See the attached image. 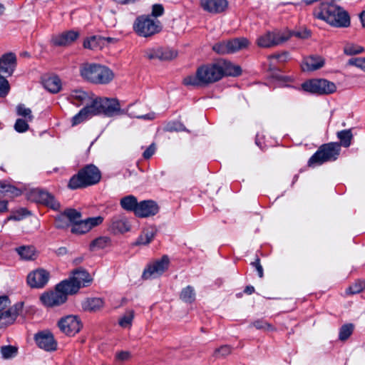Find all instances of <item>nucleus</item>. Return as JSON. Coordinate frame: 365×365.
Returning a JSON list of instances; mask_svg holds the SVG:
<instances>
[{
  "label": "nucleus",
  "instance_id": "nucleus-7",
  "mask_svg": "<svg viewBox=\"0 0 365 365\" xmlns=\"http://www.w3.org/2000/svg\"><path fill=\"white\" fill-rule=\"evenodd\" d=\"M133 30L140 36L150 37L160 32L162 25L157 19H153L150 15H142L135 19Z\"/></svg>",
  "mask_w": 365,
  "mask_h": 365
},
{
  "label": "nucleus",
  "instance_id": "nucleus-36",
  "mask_svg": "<svg viewBox=\"0 0 365 365\" xmlns=\"http://www.w3.org/2000/svg\"><path fill=\"white\" fill-rule=\"evenodd\" d=\"M16 113L18 115L24 117L25 120L28 121H32L34 119V116L32 115V111L30 108H26L24 104H19L16 106Z\"/></svg>",
  "mask_w": 365,
  "mask_h": 365
},
{
  "label": "nucleus",
  "instance_id": "nucleus-12",
  "mask_svg": "<svg viewBox=\"0 0 365 365\" xmlns=\"http://www.w3.org/2000/svg\"><path fill=\"white\" fill-rule=\"evenodd\" d=\"M58 327L61 332L67 336H73L80 331L82 323L76 315H68L58 322Z\"/></svg>",
  "mask_w": 365,
  "mask_h": 365
},
{
  "label": "nucleus",
  "instance_id": "nucleus-3",
  "mask_svg": "<svg viewBox=\"0 0 365 365\" xmlns=\"http://www.w3.org/2000/svg\"><path fill=\"white\" fill-rule=\"evenodd\" d=\"M314 16L334 27L347 28L350 26L348 13L334 4L322 2L320 6L314 10Z\"/></svg>",
  "mask_w": 365,
  "mask_h": 365
},
{
  "label": "nucleus",
  "instance_id": "nucleus-64",
  "mask_svg": "<svg viewBox=\"0 0 365 365\" xmlns=\"http://www.w3.org/2000/svg\"><path fill=\"white\" fill-rule=\"evenodd\" d=\"M8 211V201L5 200H0V212H6Z\"/></svg>",
  "mask_w": 365,
  "mask_h": 365
},
{
  "label": "nucleus",
  "instance_id": "nucleus-32",
  "mask_svg": "<svg viewBox=\"0 0 365 365\" xmlns=\"http://www.w3.org/2000/svg\"><path fill=\"white\" fill-rule=\"evenodd\" d=\"M337 137L340 140L339 145L347 148L351 145L353 135L351 129H348L338 132Z\"/></svg>",
  "mask_w": 365,
  "mask_h": 365
},
{
  "label": "nucleus",
  "instance_id": "nucleus-26",
  "mask_svg": "<svg viewBox=\"0 0 365 365\" xmlns=\"http://www.w3.org/2000/svg\"><path fill=\"white\" fill-rule=\"evenodd\" d=\"M104 305V302L101 298L94 297L88 298L81 302L82 309L86 312H97Z\"/></svg>",
  "mask_w": 365,
  "mask_h": 365
},
{
  "label": "nucleus",
  "instance_id": "nucleus-38",
  "mask_svg": "<svg viewBox=\"0 0 365 365\" xmlns=\"http://www.w3.org/2000/svg\"><path fill=\"white\" fill-rule=\"evenodd\" d=\"M31 213L25 208H21L12 213L9 217H7L5 222L9 220L20 221L29 215Z\"/></svg>",
  "mask_w": 365,
  "mask_h": 365
},
{
  "label": "nucleus",
  "instance_id": "nucleus-29",
  "mask_svg": "<svg viewBox=\"0 0 365 365\" xmlns=\"http://www.w3.org/2000/svg\"><path fill=\"white\" fill-rule=\"evenodd\" d=\"M138 203L137 198L132 195L125 196L120 200V205L124 210L133 212L134 213H135Z\"/></svg>",
  "mask_w": 365,
  "mask_h": 365
},
{
  "label": "nucleus",
  "instance_id": "nucleus-62",
  "mask_svg": "<svg viewBox=\"0 0 365 365\" xmlns=\"http://www.w3.org/2000/svg\"><path fill=\"white\" fill-rule=\"evenodd\" d=\"M96 38L95 36H92L90 38L84 41L83 46L86 48L93 49L96 47Z\"/></svg>",
  "mask_w": 365,
  "mask_h": 365
},
{
  "label": "nucleus",
  "instance_id": "nucleus-5",
  "mask_svg": "<svg viewBox=\"0 0 365 365\" xmlns=\"http://www.w3.org/2000/svg\"><path fill=\"white\" fill-rule=\"evenodd\" d=\"M101 179L99 169L93 165H88L71 178L68 187L71 190L84 188L97 184Z\"/></svg>",
  "mask_w": 365,
  "mask_h": 365
},
{
  "label": "nucleus",
  "instance_id": "nucleus-54",
  "mask_svg": "<svg viewBox=\"0 0 365 365\" xmlns=\"http://www.w3.org/2000/svg\"><path fill=\"white\" fill-rule=\"evenodd\" d=\"M252 326L257 329L272 330V327L263 320H257L252 323Z\"/></svg>",
  "mask_w": 365,
  "mask_h": 365
},
{
  "label": "nucleus",
  "instance_id": "nucleus-10",
  "mask_svg": "<svg viewBox=\"0 0 365 365\" xmlns=\"http://www.w3.org/2000/svg\"><path fill=\"white\" fill-rule=\"evenodd\" d=\"M304 91L314 94H329L336 91V86L325 79H312L302 84Z\"/></svg>",
  "mask_w": 365,
  "mask_h": 365
},
{
  "label": "nucleus",
  "instance_id": "nucleus-42",
  "mask_svg": "<svg viewBox=\"0 0 365 365\" xmlns=\"http://www.w3.org/2000/svg\"><path fill=\"white\" fill-rule=\"evenodd\" d=\"M177 56V52L169 49L160 48L159 59L163 61H168L175 58Z\"/></svg>",
  "mask_w": 365,
  "mask_h": 365
},
{
  "label": "nucleus",
  "instance_id": "nucleus-57",
  "mask_svg": "<svg viewBox=\"0 0 365 365\" xmlns=\"http://www.w3.org/2000/svg\"><path fill=\"white\" fill-rule=\"evenodd\" d=\"M165 130L167 131H170V132L182 131V130H185V128L184 127L183 125L180 124V123L174 122V123H168L165 127Z\"/></svg>",
  "mask_w": 365,
  "mask_h": 365
},
{
  "label": "nucleus",
  "instance_id": "nucleus-46",
  "mask_svg": "<svg viewBox=\"0 0 365 365\" xmlns=\"http://www.w3.org/2000/svg\"><path fill=\"white\" fill-rule=\"evenodd\" d=\"M6 76L0 75V97H5L9 92L10 85Z\"/></svg>",
  "mask_w": 365,
  "mask_h": 365
},
{
  "label": "nucleus",
  "instance_id": "nucleus-61",
  "mask_svg": "<svg viewBox=\"0 0 365 365\" xmlns=\"http://www.w3.org/2000/svg\"><path fill=\"white\" fill-rule=\"evenodd\" d=\"M129 115L133 118H141L145 120H152L155 118V114L154 113H149L146 115H138L133 111H130L129 113Z\"/></svg>",
  "mask_w": 365,
  "mask_h": 365
},
{
  "label": "nucleus",
  "instance_id": "nucleus-4",
  "mask_svg": "<svg viewBox=\"0 0 365 365\" xmlns=\"http://www.w3.org/2000/svg\"><path fill=\"white\" fill-rule=\"evenodd\" d=\"M79 72L83 79L93 84L106 85L115 78L111 69L98 63H82L79 67Z\"/></svg>",
  "mask_w": 365,
  "mask_h": 365
},
{
  "label": "nucleus",
  "instance_id": "nucleus-14",
  "mask_svg": "<svg viewBox=\"0 0 365 365\" xmlns=\"http://www.w3.org/2000/svg\"><path fill=\"white\" fill-rule=\"evenodd\" d=\"M50 274L46 270L39 268L29 273L26 278L28 285L31 288L40 289L46 286Z\"/></svg>",
  "mask_w": 365,
  "mask_h": 365
},
{
  "label": "nucleus",
  "instance_id": "nucleus-53",
  "mask_svg": "<svg viewBox=\"0 0 365 365\" xmlns=\"http://www.w3.org/2000/svg\"><path fill=\"white\" fill-rule=\"evenodd\" d=\"M164 14V8L161 4H154L152 7V12L150 16L153 19H156L161 16Z\"/></svg>",
  "mask_w": 365,
  "mask_h": 365
},
{
  "label": "nucleus",
  "instance_id": "nucleus-23",
  "mask_svg": "<svg viewBox=\"0 0 365 365\" xmlns=\"http://www.w3.org/2000/svg\"><path fill=\"white\" fill-rule=\"evenodd\" d=\"M71 277L79 286V289L88 286L92 282V278L88 272L81 268L74 270Z\"/></svg>",
  "mask_w": 365,
  "mask_h": 365
},
{
  "label": "nucleus",
  "instance_id": "nucleus-8",
  "mask_svg": "<svg viewBox=\"0 0 365 365\" xmlns=\"http://www.w3.org/2000/svg\"><path fill=\"white\" fill-rule=\"evenodd\" d=\"M249 45L248 39L242 37L215 43L212 49L219 54L233 53L247 48Z\"/></svg>",
  "mask_w": 365,
  "mask_h": 365
},
{
  "label": "nucleus",
  "instance_id": "nucleus-50",
  "mask_svg": "<svg viewBox=\"0 0 365 365\" xmlns=\"http://www.w3.org/2000/svg\"><path fill=\"white\" fill-rule=\"evenodd\" d=\"M231 353V348L227 345L222 346L215 350L214 356L216 357H224Z\"/></svg>",
  "mask_w": 365,
  "mask_h": 365
},
{
  "label": "nucleus",
  "instance_id": "nucleus-9",
  "mask_svg": "<svg viewBox=\"0 0 365 365\" xmlns=\"http://www.w3.org/2000/svg\"><path fill=\"white\" fill-rule=\"evenodd\" d=\"M291 37L289 32L267 31L259 36L257 39V44L261 48H271L287 41Z\"/></svg>",
  "mask_w": 365,
  "mask_h": 365
},
{
  "label": "nucleus",
  "instance_id": "nucleus-1",
  "mask_svg": "<svg viewBox=\"0 0 365 365\" xmlns=\"http://www.w3.org/2000/svg\"><path fill=\"white\" fill-rule=\"evenodd\" d=\"M241 72L240 66L220 59L199 67L195 75L186 76L182 82L186 86H205L218 81L225 76H237Z\"/></svg>",
  "mask_w": 365,
  "mask_h": 365
},
{
  "label": "nucleus",
  "instance_id": "nucleus-41",
  "mask_svg": "<svg viewBox=\"0 0 365 365\" xmlns=\"http://www.w3.org/2000/svg\"><path fill=\"white\" fill-rule=\"evenodd\" d=\"M354 327L352 324H344L341 327L339 331V339L341 341L346 340L352 334Z\"/></svg>",
  "mask_w": 365,
  "mask_h": 365
},
{
  "label": "nucleus",
  "instance_id": "nucleus-13",
  "mask_svg": "<svg viewBox=\"0 0 365 365\" xmlns=\"http://www.w3.org/2000/svg\"><path fill=\"white\" fill-rule=\"evenodd\" d=\"M40 300L45 307L52 308L64 304L67 301V297L56 286L53 290L43 293Z\"/></svg>",
  "mask_w": 365,
  "mask_h": 365
},
{
  "label": "nucleus",
  "instance_id": "nucleus-20",
  "mask_svg": "<svg viewBox=\"0 0 365 365\" xmlns=\"http://www.w3.org/2000/svg\"><path fill=\"white\" fill-rule=\"evenodd\" d=\"M109 229L114 234H123L130 231V225L125 216H114L110 220Z\"/></svg>",
  "mask_w": 365,
  "mask_h": 365
},
{
  "label": "nucleus",
  "instance_id": "nucleus-35",
  "mask_svg": "<svg viewBox=\"0 0 365 365\" xmlns=\"http://www.w3.org/2000/svg\"><path fill=\"white\" fill-rule=\"evenodd\" d=\"M134 318V312L133 310L127 311L119 319V325L123 328H130L132 325Z\"/></svg>",
  "mask_w": 365,
  "mask_h": 365
},
{
  "label": "nucleus",
  "instance_id": "nucleus-37",
  "mask_svg": "<svg viewBox=\"0 0 365 365\" xmlns=\"http://www.w3.org/2000/svg\"><path fill=\"white\" fill-rule=\"evenodd\" d=\"M87 227V223L86 220H81V219L72 225L71 232L75 234L82 235L89 232V230Z\"/></svg>",
  "mask_w": 365,
  "mask_h": 365
},
{
  "label": "nucleus",
  "instance_id": "nucleus-52",
  "mask_svg": "<svg viewBox=\"0 0 365 365\" xmlns=\"http://www.w3.org/2000/svg\"><path fill=\"white\" fill-rule=\"evenodd\" d=\"M144 55L148 59H159L160 47L148 48L145 50Z\"/></svg>",
  "mask_w": 365,
  "mask_h": 365
},
{
  "label": "nucleus",
  "instance_id": "nucleus-18",
  "mask_svg": "<svg viewBox=\"0 0 365 365\" xmlns=\"http://www.w3.org/2000/svg\"><path fill=\"white\" fill-rule=\"evenodd\" d=\"M159 207L153 200H143L138 203L135 215L140 217L153 216L158 212Z\"/></svg>",
  "mask_w": 365,
  "mask_h": 365
},
{
  "label": "nucleus",
  "instance_id": "nucleus-28",
  "mask_svg": "<svg viewBox=\"0 0 365 365\" xmlns=\"http://www.w3.org/2000/svg\"><path fill=\"white\" fill-rule=\"evenodd\" d=\"M156 235V229L153 227L145 228L138 237L136 244L146 245L152 242Z\"/></svg>",
  "mask_w": 365,
  "mask_h": 365
},
{
  "label": "nucleus",
  "instance_id": "nucleus-33",
  "mask_svg": "<svg viewBox=\"0 0 365 365\" xmlns=\"http://www.w3.org/2000/svg\"><path fill=\"white\" fill-rule=\"evenodd\" d=\"M46 196L41 197L40 203L52 208L53 210H58L60 207V204L56 200L55 197L49 192L44 191Z\"/></svg>",
  "mask_w": 365,
  "mask_h": 365
},
{
  "label": "nucleus",
  "instance_id": "nucleus-6",
  "mask_svg": "<svg viewBox=\"0 0 365 365\" xmlns=\"http://www.w3.org/2000/svg\"><path fill=\"white\" fill-rule=\"evenodd\" d=\"M340 153V145L336 143H330L321 145L317 151L309 158L308 165L314 167L325 162L336 160Z\"/></svg>",
  "mask_w": 365,
  "mask_h": 365
},
{
  "label": "nucleus",
  "instance_id": "nucleus-55",
  "mask_svg": "<svg viewBox=\"0 0 365 365\" xmlns=\"http://www.w3.org/2000/svg\"><path fill=\"white\" fill-rule=\"evenodd\" d=\"M289 32L291 34V36H294L299 38H307L310 36V32L307 29H303L302 31H282V33H287Z\"/></svg>",
  "mask_w": 365,
  "mask_h": 365
},
{
  "label": "nucleus",
  "instance_id": "nucleus-30",
  "mask_svg": "<svg viewBox=\"0 0 365 365\" xmlns=\"http://www.w3.org/2000/svg\"><path fill=\"white\" fill-rule=\"evenodd\" d=\"M88 98V94L81 90L73 91L68 97L71 103L78 106L87 102Z\"/></svg>",
  "mask_w": 365,
  "mask_h": 365
},
{
  "label": "nucleus",
  "instance_id": "nucleus-15",
  "mask_svg": "<svg viewBox=\"0 0 365 365\" xmlns=\"http://www.w3.org/2000/svg\"><path fill=\"white\" fill-rule=\"evenodd\" d=\"M16 66V57L13 53H6L0 57V75L11 76Z\"/></svg>",
  "mask_w": 365,
  "mask_h": 365
},
{
  "label": "nucleus",
  "instance_id": "nucleus-60",
  "mask_svg": "<svg viewBox=\"0 0 365 365\" xmlns=\"http://www.w3.org/2000/svg\"><path fill=\"white\" fill-rule=\"evenodd\" d=\"M288 53L284 52L282 53H276L269 56L268 58L269 60H272L273 58L277 59L280 62H285L288 59Z\"/></svg>",
  "mask_w": 365,
  "mask_h": 365
},
{
  "label": "nucleus",
  "instance_id": "nucleus-24",
  "mask_svg": "<svg viewBox=\"0 0 365 365\" xmlns=\"http://www.w3.org/2000/svg\"><path fill=\"white\" fill-rule=\"evenodd\" d=\"M20 259L25 261L35 260L38 257L36 249L32 245H22L15 248Z\"/></svg>",
  "mask_w": 365,
  "mask_h": 365
},
{
  "label": "nucleus",
  "instance_id": "nucleus-47",
  "mask_svg": "<svg viewBox=\"0 0 365 365\" xmlns=\"http://www.w3.org/2000/svg\"><path fill=\"white\" fill-rule=\"evenodd\" d=\"M17 352V349L13 346H4L1 349V354L4 359H10L14 357Z\"/></svg>",
  "mask_w": 365,
  "mask_h": 365
},
{
  "label": "nucleus",
  "instance_id": "nucleus-45",
  "mask_svg": "<svg viewBox=\"0 0 365 365\" xmlns=\"http://www.w3.org/2000/svg\"><path fill=\"white\" fill-rule=\"evenodd\" d=\"M63 212L66 215L69 222L72 223V225H74V223L78 222L81 217V212L73 209H67Z\"/></svg>",
  "mask_w": 365,
  "mask_h": 365
},
{
  "label": "nucleus",
  "instance_id": "nucleus-27",
  "mask_svg": "<svg viewBox=\"0 0 365 365\" xmlns=\"http://www.w3.org/2000/svg\"><path fill=\"white\" fill-rule=\"evenodd\" d=\"M56 287L63 293L65 294V297H68L69 294H74L78 292L79 286H78L76 282L69 277L68 279L63 280L58 283Z\"/></svg>",
  "mask_w": 365,
  "mask_h": 365
},
{
  "label": "nucleus",
  "instance_id": "nucleus-19",
  "mask_svg": "<svg viewBox=\"0 0 365 365\" xmlns=\"http://www.w3.org/2000/svg\"><path fill=\"white\" fill-rule=\"evenodd\" d=\"M38 346L46 351H51L56 349L57 343L53 334L50 332H41L35 337Z\"/></svg>",
  "mask_w": 365,
  "mask_h": 365
},
{
  "label": "nucleus",
  "instance_id": "nucleus-43",
  "mask_svg": "<svg viewBox=\"0 0 365 365\" xmlns=\"http://www.w3.org/2000/svg\"><path fill=\"white\" fill-rule=\"evenodd\" d=\"M70 224L71 222H69L68 217L64 214V212L59 214L56 217L55 225L57 228H66L68 227Z\"/></svg>",
  "mask_w": 365,
  "mask_h": 365
},
{
  "label": "nucleus",
  "instance_id": "nucleus-51",
  "mask_svg": "<svg viewBox=\"0 0 365 365\" xmlns=\"http://www.w3.org/2000/svg\"><path fill=\"white\" fill-rule=\"evenodd\" d=\"M348 64L354 66L365 71V58H353L349 60Z\"/></svg>",
  "mask_w": 365,
  "mask_h": 365
},
{
  "label": "nucleus",
  "instance_id": "nucleus-59",
  "mask_svg": "<svg viewBox=\"0 0 365 365\" xmlns=\"http://www.w3.org/2000/svg\"><path fill=\"white\" fill-rule=\"evenodd\" d=\"M130 353L128 351H121L115 354V359L119 361H128L130 359Z\"/></svg>",
  "mask_w": 365,
  "mask_h": 365
},
{
  "label": "nucleus",
  "instance_id": "nucleus-22",
  "mask_svg": "<svg viewBox=\"0 0 365 365\" xmlns=\"http://www.w3.org/2000/svg\"><path fill=\"white\" fill-rule=\"evenodd\" d=\"M78 36V32L68 31L53 36V42L56 46H66L74 42Z\"/></svg>",
  "mask_w": 365,
  "mask_h": 365
},
{
  "label": "nucleus",
  "instance_id": "nucleus-44",
  "mask_svg": "<svg viewBox=\"0 0 365 365\" xmlns=\"http://www.w3.org/2000/svg\"><path fill=\"white\" fill-rule=\"evenodd\" d=\"M43 196H46L44 194V190L34 189L29 192L28 199L31 201L40 203L41 198Z\"/></svg>",
  "mask_w": 365,
  "mask_h": 365
},
{
  "label": "nucleus",
  "instance_id": "nucleus-11",
  "mask_svg": "<svg viewBox=\"0 0 365 365\" xmlns=\"http://www.w3.org/2000/svg\"><path fill=\"white\" fill-rule=\"evenodd\" d=\"M169 263V258L166 255L151 262L143 271V278L149 279L160 276L168 269Z\"/></svg>",
  "mask_w": 365,
  "mask_h": 365
},
{
  "label": "nucleus",
  "instance_id": "nucleus-48",
  "mask_svg": "<svg viewBox=\"0 0 365 365\" xmlns=\"http://www.w3.org/2000/svg\"><path fill=\"white\" fill-rule=\"evenodd\" d=\"M28 122L29 121L25 119H21V118L17 119L14 124V129L18 133H24V132L27 131L29 128Z\"/></svg>",
  "mask_w": 365,
  "mask_h": 365
},
{
  "label": "nucleus",
  "instance_id": "nucleus-34",
  "mask_svg": "<svg viewBox=\"0 0 365 365\" xmlns=\"http://www.w3.org/2000/svg\"><path fill=\"white\" fill-rule=\"evenodd\" d=\"M180 299L187 303H192L195 299V292L192 287L187 286L180 293Z\"/></svg>",
  "mask_w": 365,
  "mask_h": 365
},
{
  "label": "nucleus",
  "instance_id": "nucleus-17",
  "mask_svg": "<svg viewBox=\"0 0 365 365\" xmlns=\"http://www.w3.org/2000/svg\"><path fill=\"white\" fill-rule=\"evenodd\" d=\"M200 5L204 11L217 14L225 11L228 2L227 0H200Z\"/></svg>",
  "mask_w": 365,
  "mask_h": 365
},
{
  "label": "nucleus",
  "instance_id": "nucleus-25",
  "mask_svg": "<svg viewBox=\"0 0 365 365\" xmlns=\"http://www.w3.org/2000/svg\"><path fill=\"white\" fill-rule=\"evenodd\" d=\"M42 83L43 87L52 93H58L61 89V81L56 76L46 77Z\"/></svg>",
  "mask_w": 365,
  "mask_h": 365
},
{
  "label": "nucleus",
  "instance_id": "nucleus-2",
  "mask_svg": "<svg viewBox=\"0 0 365 365\" xmlns=\"http://www.w3.org/2000/svg\"><path fill=\"white\" fill-rule=\"evenodd\" d=\"M124 111L120 109L119 101L116 98L97 97L90 105L81 109L72 118V125H76L93 115L104 114L108 117L122 115Z\"/></svg>",
  "mask_w": 365,
  "mask_h": 365
},
{
  "label": "nucleus",
  "instance_id": "nucleus-49",
  "mask_svg": "<svg viewBox=\"0 0 365 365\" xmlns=\"http://www.w3.org/2000/svg\"><path fill=\"white\" fill-rule=\"evenodd\" d=\"M87 223V227H88L89 231L92 230L93 227H96L98 225H100L103 221V217L101 216H97L93 217H88L85 220Z\"/></svg>",
  "mask_w": 365,
  "mask_h": 365
},
{
  "label": "nucleus",
  "instance_id": "nucleus-56",
  "mask_svg": "<svg viewBox=\"0 0 365 365\" xmlns=\"http://www.w3.org/2000/svg\"><path fill=\"white\" fill-rule=\"evenodd\" d=\"M5 192H15V194L17 195L19 194V190L16 189L14 187L0 182V195L4 194Z\"/></svg>",
  "mask_w": 365,
  "mask_h": 365
},
{
  "label": "nucleus",
  "instance_id": "nucleus-21",
  "mask_svg": "<svg viewBox=\"0 0 365 365\" xmlns=\"http://www.w3.org/2000/svg\"><path fill=\"white\" fill-rule=\"evenodd\" d=\"M324 65V59L319 56H310L303 59L301 67L303 71L318 70Z\"/></svg>",
  "mask_w": 365,
  "mask_h": 365
},
{
  "label": "nucleus",
  "instance_id": "nucleus-39",
  "mask_svg": "<svg viewBox=\"0 0 365 365\" xmlns=\"http://www.w3.org/2000/svg\"><path fill=\"white\" fill-rule=\"evenodd\" d=\"M363 51V47L353 43H348L344 48V53L349 56L359 54L362 53Z\"/></svg>",
  "mask_w": 365,
  "mask_h": 365
},
{
  "label": "nucleus",
  "instance_id": "nucleus-40",
  "mask_svg": "<svg viewBox=\"0 0 365 365\" xmlns=\"http://www.w3.org/2000/svg\"><path fill=\"white\" fill-rule=\"evenodd\" d=\"M365 288V282L356 281L353 284L349 287L346 289V293L350 294H355L360 293Z\"/></svg>",
  "mask_w": 365,
  "mask_h": 365
},
{
  "label": "nucleus",
  "instance_id": "nucleus-16",
  "mask_svg": "<svg viewBox=\"0 0 365 365\" xmlns=\"http://www.w3.org/2000/svg\"><path fill=\"white\" fill-rule=\"evenodd\" d=\"M23 304L17 303L0 313V328L13 324L22 310Z\"/></svg>",
  "mask_w": 365,
  "mask_h": 365
},
{
  "label": "nucleus",
  "instance_id": "nucleus-63",
  "mask_svg": "<svg viewBox=\"0 0 365 365\" xmlns=\"http://www.w3.org/2000/svg\"><path fill=\"white\" fill-rule=\"evenodd\" d=\"M155 151V146L154 144H151L143 153V156L145 159H149Z\"/></svg>",
  "mask_w": 365,
  "mask_h": 365
},
{
  "label": "nucleus",
  "instance_id": "nucleus-58",
  "mask_svg": "<svg viewBox=\"0 0 365 365\" xmlns=\"http://www.w3.org/2000/svg\"><path fill=\"white\" fill-rule=\"evenodd\" d=\"M11 302L7 296L0 297V313L10 307Z\"/></svg>",
  "mask_w": 365,
  "mask_h": 365
},
{
  "label": "nucleus",
  "instance_id": "nucleus-31",
  "mask_svg": "<svg viewBox=\"0 0 365 365\" xmlns=\"http://www.w3.org/2000/svg\"><path fill=\"white\" fill-rule=\"evenodd\" d=\"M111 240L108 237H100L93 240L90 245V248L92 250H101L108 247L110 245Z\"/></svg>",
  "mask_w": 365,
  "mask_h": 365
}]
</instances>
